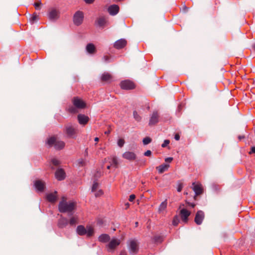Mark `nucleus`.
Here are the masks:
<instances>
[{"mask_svg": "<svg viewBox=\"0 0 255 255\" xmlns=\"http://www.w3.org/2000/svg\"><path fill=\"white\" fill-rule=\"evenodd\" d=\"M99 241L102 243H107L110 240V237L108 234H103L99 237Z\"/></svg>", "mask_w": 255, "mask_h": 255, "instance_id": "25", "label": "nucleus"}, {"mask_svg": "<svg viewBox=\"0 0 255 255\" xmlns=\"http://www.w3.org/2000/svg\"><path fill=\"white\" fill-rule=\"evenodd\" d=\"M120 85L122 89H123L131 90L135 88L134 84L129 80L122 81Z\"/></svg>", "mask_w": 255, "mask_h": 255, "instance_id": "8", "label": "nucleus"}, {"mask_svg": "<svg viewBox=\"0 0 255 255\" xmlns=\"http://www.w3.org/2000/svg\"><path fill=\"white\" fill-rule=\"evenodd\" d=\"M34 186L38 191L42 192L45 187V184L44 181L40 180H37L35 181Z\"/></svg>", "mask_w": 255, "mask_h": 255, "instance_id": "17", "label": "nucleus"}, {"mask_svg": "<svg viewBox=\"0 0 255 255\" xmlns=\"http://www.w3.org/2000/svg\"><path fill=\"white\" fill-rule=\"evenodd\" d=\"M68 224V220L63 217H61L58 221L57 226L59 228L62 229L66 227Z\"/></svg>", "mask_w": 255, "mask_h": 255, "instance_id": "21", "label": "nucleus"}, {"mask_svg": "<svg viewBox=\"0 0 255 255\" xmlns=\"http://www.w3.org/2000/svg\"><path fill=\"white\" fill-rule=\"evenodd\" d=\"M103 175V172L101 170L98 171L95 174V177L96 178H99L101 177Z\"/></svg>", "mask_w": 255, "mask_h": 255, "instance_id": "40", "label": "nucleus"}, {"mask_svg": "<svg viewBox=\"0 0 255 255\" xmlns=\"http://www.w3.org/2000/svg\"><path fill=\"white\" fill-rule=\"evenodd\" d=\"M118 165V161L116 157L114 156L112 158L111 161V166L117 168Z\"/></svg>", "mask_w": 255, "mask_h": 255, "instance_id": "31", "label": "nucleus"}, {"mask_svg": "<svg viewBox=\"0 0 255 255\" xmlns=\"http://www.w3.org/2000/svg\"><path fill=\"white\" fill-rule=\"evenodd\" d=\"M170 143V141L168 139H166L164 141L163 143L162 144L161 146L162 147H166Z\"/></svg>", "mask_w": 255, "mask_h": 255, "instance_id": "39", "label": "nucleus"}, {"mask_svg": "<svg viewBox=\"0 0 255 255\" xmlns=\"http://www.w3.org/2000/svg\"><path fill=\"white\" fill-rule=\"evenodd\" d=\"M113 77L109 73H104L101 76V80L105 82H110L112 81Z\"/></svg>", "mask_w": 255, "mask_h": 255, "instance_id": "23", "label": "nucleus"}, {"mask_svg": "<svg viewBox=\"0 0 255 255\" xmlns=\"http://www.w3.org/2000/svg\"><path fill=\"white\" fill-rule=\"evenodd\" d=\"M77 203L73 201H66L65 197L62 198V200L59 204V210L61 213H69L73 211L76 207Z\"/></svg>", "mask_w": 255, "mask_h": 255, "instance_id": "1", "label": "nucleus"}, {"mask_svg": "<svg viewBox=\"0 0 255 255\" xmlns=\"http://www.w3.org/2000/svg\"><path fill=\"white\" fill-rule=\"evenodd\" d=\"M69 111L70 112L72 113H76L77 112L76 109L74 107H71L69 108Z\"/></svg>", "mask_w": 255, "mask_h": 255, "instance_id": "44", "label": "nucleus"}, {"mask_svg": "<svg viewBox=\"0 0 255 255\" xmlns=\"http://www.w3.org/2000/svg\"><path fill=\"white\" fill-rule=\"evenodd\" d=\"M97 22L99 26H103L107 22L106 18L104 16H101L98 19Z\"/></svg>", "mask_w": 255, "mask_h": 255, "instance_id": "29", "label": "nucleus"}, {"mask_svg": "<svg viewBox=\"0 0 255 255\" xmlns=\"http://www.w3.org/2000/svg\"><path fill=\"white\" fill-rule=\"evenodd\" d=\"M78 121L79 123L81 125H86L89 121V118L83 114H79L77 117Z\"/></svg>", "mask_w": 255, "mask_h": 255, "instance_id": "16", "label": "nucleus"}, {"mask_svg": "<svg viewBox=\"0 0 255 255\" xmlns=\"http://www.w3.org/2000/svg\"><path fill=\"white\" fill-rule=\"evenodd\" d=\"M125 142V140L123 138H120L118 141V145L120 147H122L124 146Z\"/></svg>", "mask_w": 255, "mask_h": 255, "instance_id": "36", "label": "nucleus"}, {"mask_svg": "<svg viewBox=\"0 0 255 255\" xmlns=\"http://www.w3.org/2000/svg\"><path fill=\"white\" fill-rule=\"evenodd\" d=\"M51 162H52V164L55 166H57V165H59L60 163L59 161L56 158L52 159L51 160Z\"/></svg>", "mask_w": 255, "mask_h": 255, "instance_id": "38", "label": "nucleus"}, {"mask_svg": "<svg viewBox=\"0 0 255 255\" xmlns=\"http://www.w3.org/2000/svg\"><path fill=\"white\" fill-rule=\"evenodd\" d=\"M37 18V15L36 14H34L31 17L30 20L32 22H34Z\"/></svg>", "mask_w": 255, "mask_h": 255, "instance_id": "42", "label": "nucleus"}, {"mask_svg": "<svg viewBox=\"0 0 255 255\" xmlns=\"http://www.w3.org/2000/svg\"><path fill=\"white\" fill-rule=\"evenodd\" d=\"M84 19V13L82 11H77L74 15L73 21L75 24L77 25H80Z\"/></svg>", "mask_w": 255, "mask_h": 255, "instance_id": "5", "label": "nucleus"}, {"mask_svg": "<svg viewBox=\"0 0 255 255\" xmlns=\"http://www.w3.org/2000/svg\"><path fill=\"white\" fill-rule=\"evenodd\" d=\"M109 133H110V131H105V133L107 134H109Z\"/></svg>", "mask_w": 255, "mask_h": 255, "instance_id": "57", "label": "nucleus"}, {"mask_svg": "<svg viewBox=\"0 0 255 255\" xmlns=\"http://www.w3.org/2000/svg\"><path fill=\"white\" fill-rule=\"evenodd\" d=\"M86 153L87 154V149H86Z\"/></svg>", "mask_w": 255, "mask_h": 255, "instance_id": "60", "label": "nucleus"}, {"mask_svg": "<svg viewBox=\"0 0 255 255\" xmlns=\"http://www.w3.org/2000/svg\"><path fill=\"white\" fill-rule=\"evenodd\" d=\"M167 206V200L166 199L163 202H162L158 208V212L160 214H162L165 211Z\"/></svg>", "mask_w": 255, "mask_h": 255, "instance_id": "24", "label": "nucleus"}, {"mask_svg": "<svg viewBox=\"0 0 255 255\" xmlns=\"http://www.w3.org/2000/svg\"><path fill=\"white\" fill-rule=\"evenodd\" d=\"M65 132L70 138H75L77 134V129L72 126H67L65 127Z\"/></svg>", "mask_w": 255, "mask_h": 255, "instance_id": "6", "label": "nucleus"}, {"mask_svg": "<svg viewBox=\"0 0 255 255\" xmlns=\"http://www.w3.org/2000/svg\"><path fill=\"white\" fill-rule=\"evenodd\" d=\"M86 50L90 54H93L96 52V48L94 44L90 43L86 46Z\"/></svg>", "mask_w": 255, "mask_h": 255, "instance_id": "27", "label": "nucleus"}, {"mask_svg": "<svg viewBox=\"0 0 255 255\" xmlns=\"http://www.w3.org/2000/svg\"><path fill=\"white\" fill-rule=\"evenodd\" d=\"M94 140L96 142V144H97V142L99 141V138L97 137H95L94 139Z\"/></svg>", "mask_w": 255, "mask_h": 255, "instance_id": "54", "label": "nucleus"}, {"mask_svg": "<svg viewBox=\"0 0 255 255\" xmlns=\"http://www.w3.org/2000/svg\"><path fill=\"white\" fill-rule=\"evenodd\" d=\"M86 3H92L94 2V0H84Z\"/></svg>", "mask_w": 255, "mask_h": 255, "instance_id": "49", "label": "nucleus"}, {"mask_svg": "<svg viewBox=\"0 0 255 255\" xmlns=\"http://www.w3.org/2000/svg\"><path fill=\"white\" fill-rule=\"evenodd\" d=\"M187 204H188V205L189 206L192 207V208H194L195 206V203H192L188 202Z\"/></svg>", "mask_w": 255, "mask_h": 255, "instance_id": "51", "label": "nucleus"}, {"mask_svg": "<svg viewBox=\"0 0 255 255\" xmlns=\"http://www.w3.org/2000/svg\"><path fill=\"white\" fill-rule=\"evenodd\" d=\"M183 185L182 183H179L178 184V187H177V191L178 192H181L182 188H183Z\"/></svg>", "mask_w": 255, "mask_h": 255, "instance_id": "43", "label": "nucleus"}, {"mask_svg": "<svg viewBox=\"0 0 255 255\" xmlns=\"http://www.w3.org/2000/svg\"><path fill=\"white\" fill-rule=\"evenodd\" d=\"M191 212L186 209H182L180 211V215L182 221L184 223H187L188 220V217L190 215Z\"/></svg>", "mask_w": 255, "mask_h": 255, "instance_id": "11", "label": "nucleus"}, {"mask_svg": "<svg viewBox=\"0 0 255 255\" xmlns=\"http://www.w3.org/2000/svg\"><path fill=\"white\" fill-rule=\"evenodd\" d=\"M78 165L80 166H83L86 165V161L83 159H81L78 161Z\"/></svg>", "mask_w": 255, "mask_h": 255, "instance_id": "37", "label": "nucleus"}, {"mask_svg": "<svg viewBox=\"0 0 255 255\" xmlns=\"http://www.w3.org/2000/svg\"><path fill=\"white\" fill-rule=\"evenodd\" d=\"M123 157L125 159H126L128 160H134L136 158V155L135 154L131 151H127L125 152L123 154Z\"/></svg>", "mask_w": 255, "mask_h": 255, "instance_id": "19", "label": "nucleus"}, {"mask_svg": "<svg viewBox=\"0 0 255 255\" xmlns=\"http://www.w3.org/2000/svg\"><path fill=\"white\" fill-rule=\"evenodd\" d=\"M111 166V165H108V166H107V169H110Z\"/></svg>", "mask_w": 255, "mask_h": 255, "instance_id": "58", "label": "nucleus"}, {"mask_svg": "<svg viewBox=\"0 0 255 255\" xmlns=\"http://www.w3.org/2000/svg\"><path fill=\"white\" fill-rule=\"evenodd\" d=\"M76 233L79 236L86 235L88 238H90L94 236L95 230L94 227L90 225H87L86 227L79 225L76 228Z\"/></svg>", "mask_w": 255, "mask_h": 255, "instance_id": "2", "label": "nucleus"}, {"mask_svg": "<svg viewBox=\"0 0 255 255\" xmlns=\"http://www.w3.org/2000/svg\"><path fill=\"white\" fill-rule=\"evenodd\" d=\"M169 167V165L168 164H163L159 166H157L156 167V169L159 173H162L164 171L167 170Z\"/></svg>", "mask_w": 255, "mask_h": 255, "instance_id": "26", "label": "nucleus"}, {"mask_svg": "<svg viewBox=\"0 0 255 255\" xmlns=\"http://www.w3.org/2000/svg\"><path fill=\"white\" fill-rule=\"evenodd\" d=\"M55 177L58 180H62L65 178V172L61 168L58 169L55 172Z\"/></svg>", "mask_w": 255, "mask_h": 255, "instance_id": "20", "label": "nucleus"}, {"mask_svg": "<svg viewBox=\"0 0 255 255\" xmlns=\"http://www.w3.org/2000/svg\"><path fill=\"white\" fill-rule=\"evenodd\" d=\"M133 117L134 118V119L137 121V122H139L140 121L141 119V117L138 114V113L136 112V111H134L133 112Z\"/></svg>", "mask_w": 255, "mask_h": 255, "instance_id": "33", "label": "nucleus"}, {"mask_svg": "<svg viewBox=\"0 0 255 255\" xmlns=\"http://www.w3.org/2000/svg\"><path fill=\"white\" fill-rule=\"evenodd\" d=\"M57 192L55 191L53 193L47 194L46 195L47 200L50 202H55L57 199Z\"/></svg>", "mask_w": 255, "mask_h": 255, "instance_id": "22", "label": "nucleus"}, {"mask_svg": "<svg viewBox=\"0 0 255 255\" xmlns=\"http://www.w3.org/2000/svg\"><path fill=\"white\" fill-rule=\"evenodd\" d=\"M94 193L96 197H99L102 196L104 194V191L102 189H98L96 192H93Z\"/></svg>", "mask_w": 255, "mask_h": 255, "instance_id": "32", "label": "nucleus"}, {"mask_svg": "<svg viewBox=\"0 0 255 255\" xmlns=\"http://www.w3.org/2000/svg\"><path fill=\"white\" fill-rule=\"evenodd\" d=\"M179 223V220L178 216H176L174 217L172 224L174 226H177Z\"/></svg>", "mask_w": 255, "mask_h": 255, "instance_id": "35", "label": "nucleus"}, {"mask_svg": "<svg viewBox=\"0 0 255 255\" xmlns=\"http://www.w3.org/2000/svg\"><path fill=\"white\" fill-rule=\"evenodd\" d=\"M151 142V138H150L149 137H146L144 138L143 139V143L144 145L148 144L149 143H150Z\"/></svg>", "mask_w": 255, "mask_h": 255, "instance_id": "34", "label": "nucleus"}, {"mask_svg": "<svg viewBox=\"0 0 255 255\" xmlns=\"http://www.w3.org/2000/svg\"><path fill=\"white\" fill-rule=\"evenodd\" d=\"M187 9H188V8H187L186 6H184V9L185 10H187Z\"/></svg>", "mask_w": 255, "mask_h": 255, "instance_id": "56", "label": "nucleus"}, {"mask_svg": "<svg viewBox=\"0 0 255 255\" xmlns=\"http://www.w3.org/2000/svg\"><path fill=\"white\" fill-rule=\"evenodd\" d=\"M129 247L131 252L135 253L138 250V244L137 241L134 239L129 241Z\"/></svg>", "mask_w": 255, "mask_h": 255, "instance_id": "12", "label": "nucleus"}, {"mask_svg": "<svg viewBox=\"0 0 255 255\" xmlns=\"http://www.w3.org/2000/svg\"><path fill=\"white\" fill-rule=\"evenodd\" d=\"M120 240L114 238L109 242L107 246L109 249L114 250L120 244Z\"/></svg>", "mask_w": 255, "mask_h": 255, "instance_id": "14", "label": "nucleus"}, {"mask_svg": "<svg viewBox=\"0 0 255 255\" xmlns=\"http://www.w3.org/2000/svg\"><path fill=\"white\" fill-rule=\"evenodd\" d=\"M174 138H175V140H178L180 139V135L178 134H176L175 135Z\"/></svg>", "mask_w": 255, "mask_h": 255, "instance_id": "50", "label": "nucleus"}, {"mask_svg": "<svg viewBox=\"0 0 255 255\" xmlns=\"http://www.w3.org/2000/svg\"><path fill=\"white\" fill-rule=\"evenodd\" d=\"M192 189L196 194L194 196V199L196 200V196L202 194L203 189L201 184L199 183L193 182L192 183Z\"/></svg>", "mask_w": 255, "mask_h": 255, "instance_id": "9", "label": "nucleus"}, {"mask_svg": "<svg viewBox=\"0 0 255 255\" xmlns=\"http://www.w3.org/2000/svg\"><path fill=\"white\" fill-rule=\"evenodd\" d=\"M137 225H138V222H136V223H135V225H136V226H137Z\"/></svg>", "mask_w": 255, "mask_h": 255, "instance_id": "59", "label": "nucleus"}, {"mask_svg": "<svg viewBox=\"0 0 255 255\" xmlns=\"http://www.w3.org/2000/svg\"><path fill=\"white\" fill-rule=\"evenodd\" d=\"M127 42L126 39H121L115 42L114 46L116 49H120L123 48L127 45Z\"/></svg>", "mask_w": 255, "mask_h": 255, "instance_id": "15", "label": "nucleus"}, {"mask_svg": "<svg viewBox=\"0 0 255 255\" xmlns=\"http://www.w3.org/2000/svg\"><path fill=\"white\" fill-rule=\"evenodd\" d=\"M79 222V217L77 216L72 217L69 221V223L71 226H75Z\"/></svg>", "mask_w": 255, "mask_h": 255, "instance_id": "28", "label": "nucleus"}, {"mask_svg": "<svg viewBox=\"0 0 255 255\" xmlns=\"http://www.w3.org/2000/svg\"><path fill=\"white\" fill-rule=\"evenodd\" d=\"M204 218V213L202 211H198L195 217V222L197 225H200L202 223V221Z\"/></svg>", "mask_w": 255, "mask_h": 255, "instance_id": "13", "label": "nucleus"}, {"mask_svg": "<svg viewBox=\"0 0 255 255\" xmlns=\"http://www.w3.org/2000/svg\"><path fill=\"white\" fill-rule=\"evenodd\" d=\"M72 103L75 108L80 109H84L86 106V103L79 97H74L72 100Z\"/></svg>", "mask_w": 255, "mask_h": 255, "instance_id": "4", "label": "nucleus"}, {"mask_svg": "<svg viewBox=\"0 0 255 255\" xmlns=\"http://www.w3.org/2000/svg\"><path fill=\"white\" fill-rule=\"evenodd\" d=\"M135 198V196L134 194H131L129 196V201L130 202H132Z\"/></svg>", "mask_w": 255, "mask_h": 255, "instance_id": "45", "label": "nucleus"}, {"mask_svg": "<svg viewBox=\"0 0 255 255\" xmlns=\"http://www.w3.org/2000/svg\"><path fill=\"white\" fill-rule=\"evenodd\" d=\"M100 189V185L99 184L96 182L94 181L91 188L92 192H96L97 190Z\"/></svg>", "mask_w": 255, "mask_h": 255, "instance_id": "30", "label": "nucleus"}, {"mask_svg": "<svg viewBox=\"0 0 255 255\" xmlns=\"http://www.w3.org/2000/svg\"><path fill=\"white\" fill-rule=\"evenodd\" d=\"M104 59L105 60V61H108V60H109V57L108 56H105L104 57Z\"/></svg>", "mask_w": 255, "mask_h": 255, "instance_id": "53", "label": "nucleus"}, {"mask_svg": "<svg viewBox=\"0 0 255 255\" xmlns=\"http://www.w3.org/2000/svg\"><path fill=\"white\" fill-rule=\"evenodd\" d=\"M47 144L50 146H54L57 149H61L65 146V143L64 141L59 140L55 136H52L47 140Z\"/></svg>", "mask_w": 255, "mask_h": 255, "instance_id": "3", "label": "nucleus"}, {"mask_svg": "<svg viewBox=\"0 0 255 255\" xmlns=\"http://www.w3.org/2000/svg\"><path fill=\"white\" fill-rule=\"evenodd\" d=\"M119 9L120 8L118 5L113 4L108 7V11L111 15H115L119 12Z\"/></svg>", "mask_w": 255, "mask_h": 255, "instance_id": "18", "label": "nucleus"}, {"mask_svg": "<svg viewBox=\"0 0 255 255\" xmlns=\"http://www.w3.org/2000/svg\"><path fill=\"white\" fill-rule=\"evenodd\" d=\"M173 160L172 157H168L165 159V161L167 162H171Z\"/></svg>", "mask_w": 255, "mask_h": 255, "instance_id": "48", "label": "nucleus"}, {"mask_svg": "<svg viewBox=\"0 0 255 255\" xmlns=\"http://www.w3.org/2000/svg\"><path fill=\"white\" fill-rule=\"evenodd\" d=\"M48 16L50 20H56L59 16V11L55 8H51L49 9Z\"/></svg>", "mask_w": 255, "mask_h": 255, "instance_id": "7", "label": "nucleus"}, {"mask_svg": "<svg viewBox=\"0 0 255 255\" xmlns=\"http://www.w3.org/2000/svg\"><path fill=\"white\" fill-rule=\"evenodd\" d=\"M151 154V152L150 150H148L146 152H144V155L146 156H149Z\"/></svg>", "mask_w": 255, "mask_h": 255, "instance_id": "46", "label": "nucleus"}, {"mask_svg": "<svg viewBox=\"0 0 255 255\" xmlns=\"http://www.w3.org/2000/svg\"><path fill=\"white\" fill-rule=\"evenodd\" d=\"M159 115L157 111H154L152 113L149 122V125L152 126L154 125L159 122Z\"/></svg>", "mask_w": 255, "mask_h": 255, "instance_id": "10", "label": "nucleus"}, {"mask_svg": "<svg viewBox=\"0 0 255 255\" xmlns=\"http://www.w3.org/2000/svg\"><path fill=\"white\" fill-rule=\"evenodd\" d=\"M244 138V136H239V138L240 139H241L242 138Z\"/></svg>", "mask_w": 255, "mask_h": 255, "instance_id": "55", "label": "nucleus"}, {"mask_svg": "<svg viewBox=\"0 0 255 255\" xmlns=\"http://www.w3.org/2000/svg\"><path fill=\"white\" fill-rule=\"evenodd\" d=\"M41 4V3L40 1H37V2H35L34 4V5L35 9H38L39 7Z\"/></svg>", "mask_w": 255, "mask_h": 255, "instance_id": "41", "label": "nucleus"}, {"mask_svg": "<svg viewBox=\"0 0 255 255\" xmlns=\"http://www.w3.org/2000/svg\"><path fill=\"white\" fill-rule=\"evenodd\" d=\"M125 209H127L129 208V204L128 203H126L125 204Z\"/></svg>", "mask_w": 255, "mask_h": 255, "instance_id": "52", "label": "nucleus"}, {"mask_svg": "<svg viewBox=\"0 0 255 255\" xmlns=\"http://www.w3.org/2000/svg\"><path fill=\"white\" fill-rule=\"evenodd\" d=\"M250 154L255 153V146L252 147L251 151L249 153Z\"/></svg>", "mask_w": 255, "mask_h": 255, "instance_id": "47", "label": "nucleus"}]
</instances>
